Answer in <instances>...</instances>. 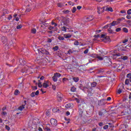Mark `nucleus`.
<instances>
[{
	"mask_svg": "<svg viewBox=\"0 0 131 131\" xmlns=\"http://www.w3.org/2000/svg\"><path fill=\"white\" fill-rule=\"evenodd\" d=\"M12 18V15L10 14L9 15L8 17H7V19L8 20H11V19Z\"/></svg>",
	"mask_w": 131,
	"mask_h": 131,
	"instance_id": "obj_56",
	"label": "nucleus"
},
{
	"mask_svg": "<svg viewBox=\"0 0 131 131\" xmlns=\"http://www.w3.org/2000/svg\"><path fill=\"white\" fill-rule=\"evenodd\" d=\"M53 38H52L51 39V38H48L47 39V42H52V40L53 39Z\"/></svg>",
	"mask_w": 131,
	"mask_h": 131,
	"instance_id": "obj_47",
	"label": "nucleus"
},
{
	"mask_svg": "<svg viewBox=\"0 0 131 131\" xmlns=\"http://www.w3.org/2000/svg\"><path fill=\"white\" fill-rule=\"evenodd\" d=\"M73 79L75 82H78V80H79V78H78V77H74L73 78Z\"/></svg>",
	"mask_w": 131,
	"mask_h": 131,
	"instance_id": "obj_32",
	"label": "nucleus"
},
{
	"mask_svg": "<svg viewBox=\"0 0 131 131\" xmlns=\"http://www.w3.org/2000/svg\"><path fill=\"white\" fill-rule=\"evenodd\" d=\"M71 92H73V93H74V92L76 91V88H75L74 86H72L71 88Z\"/></svg>",
	"mask_w": 131,
	"mask_h": 131,
	"instance_id": "obj_30",
	"label": "nucleus"
},
{
	"mask_svg": "<svg viewBox=\"0 0 131 131\" xmlns=\"http://www.w3.org/2000/svg\"><path fill=\"white\" fill-rule=\"evenodd\" d=\"M7 14H9V11L7 9H5L3 10V16H6V15H7Z\"/></svg>",
	"mask_w": 131,
	"mask_h": 131,
	"instance_id": "obj_26",
	"label": "nucleus"
},
{
	"mask_svg": "<svg viewBox=\"0 0 131 131\" xmlns=\"http://www.w3.org/2000/svg\"><path fill=\"white\" fill-rule=\"evenodd\" d=\"M45 129L47 131H51V129L50 128H49V127H45Z\"/></svg>",
	"mask_w": 131,
	"mask_h": 131,
	"instance_id": "obj_63",
	"label": "nucleus"
},
{
	"mask_svg": "<svg viewBox=\"0 0 131 131\" xmlns=\"http://www.w3.org/2000/svg\"><path fill=\"white\" fill-rule=\"evenodd\" d=\"M108 32L109 33H113V30H112V29H111V28H109V29H108Z\"/></svg>",
	"mask_w": 131,
	"mask_h": 131,
	"instance_id": "obj_48",
	"label": "nucleus"
},
{
	"mask_svg": "<svg viewBox=\"0 0 131 131\" xmlns=\"http://www.w3.org/2000/svg\"><path fill=\"white\" fill-rule=\"evenodd\" d=\"M73 107V104L68 103L66 105V108H72Z\"/></svg>",
	"mask_w": 131,
	"mask_h": 131,
	"instance_id": "obj_22",
	"label": "nucleus"
},
{
	"mask_svg": "<svg viewBox=\"0 0 131 131\" xmlns=\"http://www.w3.org/2000/svg\"><path fill=\"white\" fill-rule=\"evenodd\" d=\"M19 62L20 65H23V66L26 64V61L24 59H22V58L19 59Z\"/></svg>",
	"mask_w": 131,
	"mask_h": 131,
	"instance_id": "obj_16",
	"label": "nucleus"
},
{
	"mask_svg": "<svg viewBox=\"0 0 131 131\" xmlns=\"http://www.w3.org/2000/svg\"><path fill=\"white\" fill-rule=\"evenodd\" d=\"M38 88H42L43 86L42 84H41V82H39L38 83Z\"/></svg>",
	"mask_w": 131,
	"mask_h": 131,
	"instance_id": "obj_46",
	"label": "nucleus"
},
{
	"mask_svg": "<svg viewBox=\"0 0 131 131\" xmlns=\"http://www.w3.org/2000/svg\"><path fill=\"white\" fill-rule=\"evenodd\" d=\"M67 80H68V79L66 78H63L62 79V81L63 82H65V81H67Z\"/></svg>",
	"mask_w": 131,
	"mask_h": 131,
	"instance_id": "obj_59",
	"label": "nucleus"
},
{
	"mask_svg": "<svg viewBox=\"0 0 131 131\" xmlns=\"http://www.w3.org/2000/svg\"><path fill=\"white\" fill-rule=\"evenodd\" d=\"M31 11V8H30V7H29V6H28V7L25 11V12L26 13H28L30 11Z\"/></svg>",
	"mask_w": 131,
	"mask_h": 131,
	"instance_id": "obj_31",
	"label": "nucleus"
},
{
	"mask_svg": "<svg viewBox=\"0 0 131 131\" xmlns=\"http://www.w3.org/2000/svg\"><path fill=\"white\" fill-rule=\"evenodd\" d=\"M91 57H92L93 58H97L98 54H92Z\"/></svg>",
	"mask_w": 131,
	"mask_h": 131,
	"instance_id": "obj_41",
	"label": "nucleus"
},
{
	"mask_svg": "<svg viewBox=\"0 0 131 131\" xmlns=\"http://www.w3.org/2000/svg\"><path fill=\"white\" fill-rule=\"evenodd\" d=\"M53 80V81H57L58 80V78H57V77L56 76H53V77H52Z\"/></svg>",
	"mask_w": 131,
	"mask_h": 131,
	"instance_id": "obj_34",
	"label": "nucleus"
},
{
	"mask_svg": "<svg viewBox=\"0 0 131 131\" xmlns=\"http://www.w3.org/2000/svg\"><path fill=\"white\" fill-rule=\"evenodd\" d=\"M42 85H43V88H45V89H47V88H48L49 86V81H45Z\"/></svg>",
	"mask_w": 131,
	"mask_h": 131,
	"instance_id": "obj_18",
	"label": "nucleus"
},
{
	"mask_svg": "<svg viewBox=\"0 0 131 131\" xmlns=\"http://www.w3.org/2000/svg\"><path fill=\"white\" fill-rule=\"evenodd\" d=\"M69 12L70 11L68 10L63 11L64 14H68V13H69Z\"/></svg>",
	"mask_w": 131,
	"mask_h": 131,
	"instance_id": "obj_58",
	"label": "nucleus"
},
{
	"mask_svg": "<svg viewBox=\"0 0 131 131\" xmlns=\"http://www.w3.org/2000/svg\"><path fill=\"white\" fill-rule=\"evenodd\" d=\"M62 22L63 23V25L67 26V27H69V24L70 23L69 18L64 17L62 20Z\"/></svg>",
	"mask_w": 131,
	"mask_h": 131,
	"instance_id": "obj_2",
	"label": "nucleus"
},
{
	"mask_svg": "<svg viewBox=\"0 0 131 131\" xmlns=\"http://www.w3.org/2000/svg\"><path fill=\"white\" fill-rule=\"evenodd\" d=\"M97 10H98L97 12L99 14H100L101 13H103V12H104V9L100 7H98Z\"/></svg>",
	"mask_w": 131,
	"mask_h": 131,
	"instance_id": "obj_24",
	"label": "nucleus"
},
{
	"mask_svg": "<svg viewBox=\"0 0 131 131\" xmlns=\"http://www.w3.org/2000/svg\"><path fill=\"white\" fill-rule=\"evenodd\" d=\"M64 38H70L72 35L70 34H66L63 35Z\"/></svg>",
	"mask_w": 131,
	"mask_h": 131,
	"instance_id": "obj_25",
	"label": "nucleus"
},
{
	"mask_svg": "<svg viewBox=\"0 0 131 131\" xmlns=\"http://www.w3.org/2000/svg\"><path fill=\"white\" fill-rule=\"evenodd\" d=\"M83 114V108H79V115L80 117H82V115Z\"/></svg>",
	"mask_w": 131,
	"mask_h": 131,
	"instance_id": "obj_14",
	"label": "nucleus"
},
{
	"mask_svg": "<svg viewBox=\"0 0 131 131\" xmlns=\"http://www.w3.org/2000/svg\"><path fill=\"white\" fill-rule=\"evenodd\" d=\"M122 68H123V65L119 64V67H118L117 71L118 72H120L121 70H122Z\"/></svg>",
	"mask_w": 131,
	"mask_h": 131,
	"instance_id": "obj_21",
	"label": "nucleus"
},
{
	"mask_svg": "<svg viewBox=\"0 0 131 131\" xmlns=\"http://www.w3.org/2000/svg\"><path fill=\"white\" fill-rule=\"evenodd\" d=\"M97 58L98 59V60H100V61L103 60V59L102 57L99 56V55H97Z\"/></svg>",
	"mask_w": 131,
	"mask_h": 131,
	"instance_id": "obj_38",
	"label": "nucleus"
},
{
	"mask_svg": "<svg viewBox=\"0 0 131 131\" xmlns=\"http://www.w3.org/2000/svg\"><path fill=\"white\" fill-rule=\"evenodd\" d=\"M119 66V64H116V63H114V66H113V68H116V69H118V67Z\"/></svg>",
	"mask_w": 131,
	"mask_h": 131,
	"instance_id": "obj_35",
	"label": "nucleus"
},
{
	"mask_svg": "<svg viewBox=\"0 0 131 131\" xmlns=\"http://www.w3.org/2000/svg\"><path fill=\"white\" fill-rule=\"evenodd\" d=\"M88 93L89 97H92V96H93V95H94V91H93V89L92 88H90L88 90Z\"/></svg>",
	"mask_w": 131,
	"mask_h": 131,
	"instance_id": "obj_11",
	"label": "nucleus"
},
{
	"mask_svg": "<svg viewBox=\"0 0 131 131\" xmlns=\"http://www.w3.org/2000/svg\"><path fill=\"white\" fill-rule=\"evenodd\" d=\"M119 90L117 91L118 94H121L122 92V89H124V86H123V84H120L119 85Z\"/></svg>",
	"mask_w": 131,
	"mask_h": 131,
	"instance_id": "obj_8",
	"label": "nucleus"
},
{
	"mask_svg": "<svg viewBox=\"0 0 131 131\" xmlns=\"http://www.w3.org/2000/svg\"><path fill=\"white\" fill-rule=\"evenodd\" d=\"M18 94H19V90H16L14 92V95L15 96H18Z\"/></svg>",
	"mask_w": 131,
	"mask_h": 131,
	"instance_id": "obj_43",
	"label": "nucleus"
},
{
	"mask_svg": "<svg viewBox=\"0 0 131 131\" xmlns=\"http://www.w3.org/2000/svg\"><path fill=\"white\" fill-rule=\"evenodd\" d=\"M98 73H104L105 72V69L104 68H100L97 70Z\"/></svg>",
	"mask_w": 131,
	"mask_h": 131,
	"instance_id": "obj_20",
	"label": "nucleus"
},
{
	"mask_svg": "<svg viewBox=\"0 0 131 131\" xmlns=\"http://www.w3.org/2000/svg\"><path fill=\"white\" fill-rule=\"evenodd\" d=\"M68 54H69L70 55V54H73V51H72V50L70 49L68 51Z\"/></svg>",
	"mask_w": 131,
	"mask_h": 131,
	"instance_id": "obj_54",
	"label": "nucleus"
},
{
	"mask_svg": "<svg viewBox=\"0 0 131 131\" xmlns=\"http://www.w3.org/2000/svg\"><path fill=\"white\" fill-rule=\"evenodd\" d=\"M58 49H59V46H57L52 48V50H53V51H58Z\"/></svg>",
	"mask_w": 131,
	"mask_h": 131,
	"instance_id": "obj_33",
	"label": "nucleus"
},
{
	"mask_svg": "<svg viewBox=\"0 0 131 131\" xmlns=\"http://www.w3.org/2000/svg\"><path fill=\"white\" fill-rule=\"evenodd\" d=\"M1 31L2 32H9L10 31V28L8 26H4L1 28Z\"/></svg>",
	"mask_w": 131,
	"mask_h": 131,
	"instance_id": "obj_4",
	"label": "nucleus"
},
{
	"mask_svg": "<svg viewBox=\"0 0 131 131\" xmlns=\"http://www.w3.org/2000/svg\"><path fill=\"white\" fill-rule=\"evenodd\" d=\"M116 24V21H113L112 23H111L110 24V25H111V27H112V26H115V25Z\"/></svg>",
	"mask_w": 131,
	"mask_h": 131,
	"instance_id": "obj_36",
	"label": "nucleus"
},
{
	"mask_svg": "<svg viewBox=\"0 0 131 131\" xmlns=\"http://www.w3.org/2000/svg\"><path fill=\"white\" fill-rule=\"evenodd\" d=\"M85 19L86 22H89L90 21H93V20L95 19V17H94V16L93 15H90L88 17H86Z\"/></svg>",
	"mask_w": 131,
	"mask_h": 131,
	"instance_id": "obj_7",
	"label": "nucleus"
},
{
	"mask_svg": "<svg viewBox=\"0 0 131 131\" xmlns=\"http://www.w3.org/2000/svg\"><path fill=\"white\" fill-rule=\"evenodd\" d=\"M10 45L12 46V47H15L16 46V39H12L10 42Z\"/></svg>",
	"mask_w": 131,
	"mask_h": 131,
	"instance_id": "obj_15",
	"label": "nucleus"
},
{
	"mask_svg": "<svg viewBox=\"0 0 131 131\" xmlns=\"http://www.w3.org/2000/svg\"><path fill=\"white\" fill-rule=\"evenodd\" d=\"M106 35L105 34H101V36H100V38H106Z\"/></svg>",
	"mask_w": 131,
	"mask_h": 131,
	"instance_id": "obj_52",
	"label": "nucleus"
},
{
	"mask_svg": "<svg viewBox=\"0 0 131 131\" xmlns=\"http://www.w3.org/2000/svg\"><path fill=\"white\" fill-rule=\"evenodd\" d=\"M58 38L59 40H64V37L63 36H59Z\"/></svg>",
	"mask_w": 131,
	"mask_h": 131,
	"instance_id": "obj_40",
	"label": "nucleus"
},
{
	"mask_svg": "<svg viewBox=\"0 0 131 131\" xmlns=\"http://www.w3.org/2000/svg\"><path fill=\"white\" fill-rule=\"evenodd\" d=\"M5 128H6V129H7V130H10V127L8 125H6Z\"/></svg>",
	"mask_w": 131,
	"mask_h": 131,
	"instance_id": "obj_60",
	"label": "nucleus"
},
{
	"mask_svg": "<svg viewBox=\"0 0 131 131\" xmlns=\"http://www.w3.org/2000/svg\"><path fill=\"white\" fill-rule=\"evenodd\" d=\"M61 31H63L64 32H67V29H69V28L66 27L65 26H63L60 28Z\"/></svg>",
	"mask_w": 131,
	"mask_h": 131,
	"instance_id": "obj_17",
	"label": "nucleus"
},
{
	"mask_svg": "<svg viewBox=\"0 0 131 131\" xmlns=\"http://www.w3.org/2000/svg\"><path fill=\"white\" fill-rule=\"evenodd\" d=\"M121 59L123 60V61H125V60H127L128 59V57L126 56H122L121 57Z\"/></svg>",
	"mask_w": 131,
	"mask_h": 131,
	"instance_id": "obj_27",
	"label": "nucleus"
},
{
	"mask_svg": "<svg viewBox=\"0 0 131 131\" xmlns=\"http://www.w3.org/2000/svg\"><path fill=\"white\" fill-rule=\"evenodd\" d=\"M68 4L70 5V6H74L75 4L73 3V2H69Z\"/></svg>",
	"mask_w": 131,
	"mask_h": 131,
	"instance_id": "obj_55",
	"label": "nucleus"
},
{
	"mask_svg": "<svg viewBox=\"0 0 131 131\" xmlns=\"http://www.w3.org/2000/svg\"><path fill=\"white\" fill-rule=\"evenodd\" d=\"M125 84H127V85H128L129 83V80H128V79H126L125 80Z\"/></svg>",
	"mask_w": 131,
	"mask_h": 131,
	"instance_id": "obj_49",
	"label": "nucleus"
},
{
	"mask_svg": "<svg viewBox=\"0 0 131 131\" xmlns=\"http://www.w3.org/2000/svg\"><path fill=\"white\" fill-rule=\"evenodd\" d=\"M97 83L96 82H92L91 83V89H92V88H96V86H97Z\"/></svg>",
	"mask_w": 131,
	"mask_h": 131,
	"instance_id": "obj_23",
	"label": "nucleus"
},
{
	"mask_svg": "<svg viewBox=\"0 0 131 131\" xmlns=\"http://www.w3.org/2000/svg\"><path fill=\"white\" fill-rule=\"evenodd\" d=\"M38 95H39V91H37L36 92H32L30 96L31 97H32V98H34L35 96H38Z\"/></svg>",
	"mask_w": 131,
	"mask_h": 131,
	"instance_id": "obj_13",
	"label": "nucleus"
},
{
	"mask_svg": "<svg viewBox=\"0 0 131 131\" xmlns=\"http://www.w3.org/2000/svg\"><path fill=\"white\" fill-rule=\"evenodd\" d=\"M127 77L128 78H131V74L129 73V74H127Z\"/></svg>",
	"mask_w": 131,
	"mask_h": 131,
	"instance_id": "obj_62",
	"label": "nucleus"
},
{
	"mask_svg": "<svg viewBox=\"0 0 131 131\" xmlns=\"http://www.w3.org/2000/svg\"><path fill=\"white\" fill-rule=\"evenodd\" d=\"M38 53H41L43 54V55H51L50 54V52L49 51V49H45L43 48H40L37 50Z\"/></svg>",
	"mask_w": 131,
	"mask_h": 131,
	"instance_id": "obj_1",
	"label": "nucleus"
},
{
	"mask_svg": "<svg viewBox=\"0 0 131 131\" xmlns=\"http://www.w3.org/2000/svg\"><path fill=\"white\" fill-rule=\"evenodd\" d=\"M1 40L3 45L7 46V43H8V38L6 37H2Z\"/></svg>",
	"mask_w": 131,
	"mask_h": 131,
	"instance_id": "obj_10",
	"label": "nucleus"
},
{
	"mask_svg": "<svg viewBox=\"0 0 131 131\" xmlns=\"http://www.w3.org/2000/svg\"><path fill=\"white\" fill-rule=\"evenodd\" d=\"M31 69H32V68H30L28 69H26V68H25L22 69L21 72L23 73H27V71H28V70H29L30 71Z\"/></svg>",
	"mask_w": 131,
	"mask_h": 131,
	"instance_id": "obj_19",
	"label": "nucleus"
},
{
	"mask_svg": "<svg viewBox=\"0 0 131 131\" xmlns=\"http://www.w3.org/2000/svg\"><path fill=\"white\" fill-rule=\"evenodd\" d=\"M104 11H107L108 12H113V9L112 7H103L102 8Z\"/></svg>",
	"mask_w": 131,
	"mask_h": 131,
	"instance_id": "obj_12",
	"label": "nucleus"
},
{
	"mask_svg": "<svg viewBox=\"0 0 131 131\" xmlns=\"http://www.w3.org/2000/svg\"><path fill=\"white\" fill-rule=\"evenodd\" d=\"M58 7H59V8H62V7H63L64 5H63L62 3H58L57 4Z\"/></svg>",
	"mask_w": 131,
	"mask_h": 131,
	"instance_id": "obj_44",
	"label": "nucleus"
},
{
	"mask_svg": "<svg viewBox=\"0 0 131 131\" xmlns=\"http://www.w3.org/2000/svg\"><path fill=\"white\" fill-rule=\"evenodd\" d=\"M57 98L58 102H61L62 99H63V95H62V93L60 92L57 93Z\"/></svg>",
	"mask_w": 131,
	"mask_h": 131,
	"instance_id": "obj_5",
	"label": "nucleus"
},
{
	"mask_svg": "<svg viewBox=\"0 0 131 131\" xmlns=\"http://www.w3.org/2000/svg\"><path fill=\"white\" fill-rule=\"evenodd\" d=\"M24 108H25V105L23 104L18 107V110H20V111H22V110H23Z\"/></svg>",
	"mask_w": 131,
	"mask_h": 131,
	"instance_id": "obj_28",
	"label": "nucleus"
},
{
	"mask_svg": "<svg viewBox=\"0 0 131 131\" xmlns=\"http://www.w3.org/2000/svg\"><path fill=\"white\" fill-rule=\"evenodd\" d=\"M31 32V33H33V34H35V33H36V29L34 28L32 29Z\"/></svg>",
	"mask_w": 131,
	"mask_h": 131,
	"instance_id": "obj_29",
	"label": "nucleus"
},
{
	"mask_svg": "<svg viewBox=\"0 0 131 131\" xmlns=\"http://www.w3.org/2000/svg\"><path fill=\"white\" fill-rule=\"evenodd\" d=\"M123 31H124V32H125L126 33H127V32H128V30H127L126 28H123Z\"/></svg>",
	"mask_w": 131,
	"mask_h": 131,
	"instance_id": "obj_39",
	"label": "nucleus"
},
{
	"mask_svg": "<svg viewBox=\"0 0 131 131\" xmlns=\"http://www.w3.org/2000/svg\"><path fill=\"white\" fill-rule=\"evenodd\" d=\"M50 122L52 124V125H53V126H56L57 125L58 122L57 121V120L55 119H51Z\"/></svg>",
	"mask_w": 131,
	"mask_h": 131,
	"instance_id": "obj_6",
	"label": "nucleus"
},
{
	"mask_svg": "<svg viewBox=\"0 0 131 131\" xmlns=\"http://www.w3.org/2000/svg\"><path fill=\"white\" fill-rule=\"evenodd\" d=\"M89 53V49H86L84 51V54H88Z\"/></svg>",
	"mask_w": 131,
	"mask_h": 131,
	"instance_id": "obj_61",
	"label": "nucleus"
},
{
	"mask_svg": "<svg viewBox=\"0 0 131 131\" xmlns=\"http://www.w3.org/2000/svg\"><path fill=\"white\" fill-rule=\"evenodd\" d=\"M74 45L75 46H78V45H79V42H78L77 40H75L74 42Z\"/></svg>",
	"mask_w": 131,
	"mask_h": 131,
	"instance_id": "obj_42",
	"label": "nucleus"
},
{
	"mask_svg": "<svg viewBox=\"0 0 131 131\" xmlns=\"http://www.w3.org/2000/svg\"><path fill=\"white\" fill-rule=\"evenodd\" d=\"M72 12V13H75V12H76V8L73 7Z\"/></svg>",
	"mask_w": 131,
	"mask_h": 131,
	"instance_id": "obj_51",
	"label": "nucleus"
},
{
	"mask_svg": "<svg viewBox=\"0 0 131 131\" xmlns=\"http://www.w3.org/2000/svg\"><path fill=\"white\" fill-rule=\"evenodd\" d=\"M17 29H21L22 28V25H19L16 27Z\"/></svg>",
	"mask_w": 131,
	"mask_h": 131,
	"instance_id": "obj_53",
	"label": "nucleus"
},
{
	"mask_svg": "<svg viewBox=\"0 0 131 131\" xmlns=\"http://www.w3.org/2000/svg\"><path fill=\"white\" fill-rule=\"evenodd\" d=\"M54 75L56 77H60V76H61V74L59 73H56L55 74H54Z\"/></svg>",
	"mask_w": 131,
	"mask_h": 131,
	"instance_id": "obj_37",
	"label": "nucleus"
},
{
	"mask_svg": "<svg viewBox=\"0 0 131 131\" xmlns=\"http://www.w3.org/2000/svg\"><path fill=\"white\" fill-rule=\"evenodd\" d=\"M104 39H106L107 41H110V37H109V36H106L105 38H104Z\"/></svg>",
	"mask_w": 131,
	"mask_h": 131,
	"instance_id": "obj_45",
	"label": "nucleus"
},
{
	"mask_svg": "<svg viewBox=\"0 0 131 131\" xmlns=\"http://www.w3.org/2000/svg\"><path fill=\"white\" fill-rule=\"evenodd\" d=\"M107 113V111L105 109H103L101 111H100L98 113L99 116H103V115L106 114Z\"/></svg>",
	"mask_w": 131,
	"mask_h": 131,
	"instance_id": "obj_9",
	"label": "nucleus"
},
{
	"mask_svg": "<svg viewBox=\"0 0 131 131\" xmlns=\"http://www.w3.org/2000/svg\"><path fill=\"white\" fill-rule=\"evenodd\" d=\"M118 52H119V51L118 50L114 51V54H113L112 58H113V59H114V60H115V59H116L117 57H120V56H121V54L118 53Z\"/></svg>",
	"mask_w": 131,
	"mask_h": 131,
	"instance_id": "obj_3",
	"label": "nucleus"
},
{
	"mask_svg": "<svg viewBox=\"0 0 131 131\" xmlns=\"http://www.w3.org/2000/svg\"><path fill=\"white\" fill-rule=\"evenodd\" d=\"M121 30V28H117V29H116V31L117 32H118L120 31Z\"/></svg>",
	"mask_w": 131,
	"mask_h": 131,
	"instance_id": "obj_57",
	"label": "nucleus"
},
{
	"mask_svg": "<svg viewBox=\"0 0 131 131\" xmlns=\"http://www.w3.org/2000/svg\"><path fill=\"white\" fill-rule=\"evenodd\" d=\"M108 124L110 125V127H114V125H113L112 123H108Z\"/></svg>",
	"mask_w": 131,
	"mask_h": 131,
	"instance_id": "obj_64",
	"label": "nucleus"
},
{
	"mask_svg": "<svg viewBox=\"0 0 131 131\" xmlns=\"http://www.w3.org/2000/svg\"><path fill=\"white\" fill-rule=\"evenodd\" d=\"M109 126L108 125H105L103 126V129H108Z\"/></svg>",
	"mask_w": 131,
	"mask_h": 131,
	"instance_id": "obj_50",
	"label": "nucleus"
}]
</instances>
